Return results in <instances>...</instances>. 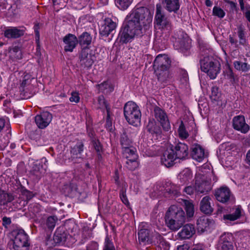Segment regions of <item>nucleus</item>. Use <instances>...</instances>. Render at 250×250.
<instances>
[{"label":"nucleus","instance_id":"obj_1","mask_svg":"<svg viewBox=\"0 0 250 250\" xmlns=\"http://www.w3.org/2000/svg\"><path fill=\"white\" fill-rule=\"evenodd\" d=\"M138 232L139 242L144 245L153 244L157 246L161 250H169V244L157 232L149 229L146 224L142 223Z\"/></svg>","mask_w":250,"mask_h":250},{"label":"nucleus","instance_id":"obj_2","mask_svg":"<svg viewBox=\"0 0 250 250\" xmlns=\"http://www.w3.org/2000/svg\"><path fill=\"white\" fill-rule=\"evenodd\" d=\"M153 15L145 7H135L126 16L127 22L142 31L143 27L148 26L152 21Z\"/></svg>","mask_w":250,"mask_h":250},{"label":"nucleus","instance_id":"obj_3","mask_svg":"<svg viewBox=\"0 0 250 250\" xmlns=\"http://www.w3.org/2000/svg\"><path fill=\"white\" fill-rule=\"evenodd\" d=\"M185 212L177 205L171 206L166 215L167 226L173 230L179 229L185 222Z\"/></svg>","mask_w":250,"mask_h":250},{"label":"nucleus","instance_id":"obj_4","mask_svg":"<svg viewBox=\"0 0 250 250\" xmlns=\"http://www.w3.org/2000/svg\"><path fill=\"white\" fill-rule=\"evenodd\" d=\"M124 114L129 124L135 126L140 125L141 112L139 106L134 102L129 101L125 104Z\"/></svg>","mask_w":250,"mask_h":250},{"label":"nucleus","instance_id":"obj_5","mask_svg":"<svg viewBox=\"0 0 250 250\" xmlns=\"http://www.w3.org/2000/svg\"><path fill=\"white\" fill-rule=\"evenodd\" d=\"M201 69L211 79H214L220 72V64L212 56H206L201 60Z\"/></svg>","mask_w":250,"mask_h":250},{"label":"nucleus","instance_id":"obj_6","mask_svg":"<svg viewBox=\"0 0 250 250\" xmlns=\"http://www.w3.org/2000/svg\"><path fill=\"white\" fill-rule=\"evenodd\" d=\"M130 23L127 22V25L122 28L119 34L120 42L127 43L131 42L135 36H141L143 32L140 29L135 26L130 25Z\"/></svg>","mask_w":250,"mask_h":250},{"label":"nucleus","instance_id":"obj_7","mask_svg":"<svg viewBox=\"0 0 250 250\" xmlns=\"http://www.w3.org/2000/svg\"><path fill=\"white\" fill-rule=\"evenodd\" d=\"M154 22L155 27L159 29L167 30L170 29L171 23L166 17L162 6L158 4L156 5Z\"/></svg>","mask_w":250,"mask_h":250},{"label":"nucleus","instance_id":"obj_8","mask_svg":"<svg viewBox=\"0 0 250 250\" xmlns=\"http://www.w3.org/2000/svg\"><path fill=\"white\" fill-rule=\"evenodd\" d=\"M33 80L34 79L32 78L31 75L27 73L24 74L20 87V92L23 96L30 97V96H28V94H33L34 87L31 84Z\"/></svg>","mask_w":250,"mask_h":250},{"label":"nucleus","instance_id":"obj_9","mask_svg":"<svg viewBox=\"0 0 250 250\" xmlns=\"http://www.w3.org/2000/svg\"><path fill=\"white\" fill-rule=\"evenodd\" d=\"M218 250H233L232 244V235L230 233H224L222 234L219 239Z\"/></svg>","mask_w":250,"mask_h":250},{"label":"nucleus","instance_id":"obj_10","mask_svg":"<svg viewBox=\"0 0 250 250\" xmlns=\"http://www.w3.org/2000/svg\"><path fill=\"white\" fill-rule=\"evenodd\" d=\"M52 119V114L47 111L42 112L35 117V123L41 129L46 128L51 123Z\"/></svg>","mask_w":250,"mask_h":250},{"label":"nucleus","instance_id":"obj_11","mask_svg":"<svg viewBox=\"0 0 250 250\" xmlns=\"http://www.w3.org/2000/svg\"><path fill=\"white\" fill-rule=\"evenodd\" d=\"M156 119L160 123L164 130L168 131L170 128V124L166 113L159 107H155L154 109Z\"/></svg>","mask_w":250,"mask_h":250},{"label":"nucleus","instance_id":"obj_12","mask_svg":"<svg viewBox=\"0 0 250 250\" xmlns=\"http://www.w3.org/2000/svg\"><path fill=\"white\" fill-rule=\"evenodd\" d=\"M233 128L243 133H246L250 129L249 125L246 124L244 116H235L232 120Z\"/></svg>","mask_w":250,"mask_h":250},{"label":"nucleus","instance_id":"obj_13","mask_svg":"<svg viewBox=\"0 0 250 250\" xmlns=\"http://www.w3.org/2000/svg\"><path fill=\"white\" fill-rule=\"evenodd\" d=\"M170 60L167 55L159 54L155 58L153 67L154 69H169Z\"/></svg>","mask_w":250,"mask_h":250},{"label":"nucleus","instance_id":"obj_14","mask_svg":"<svg viewBox=\"0 0 250 250\" xmlns=\"http://www.w3.org/2000/svg\"><path fill=\"white\" fill-rule=\"evenodd\" d=\"M116 23L110 18H105L104 23L100 27V33L103 36H107L115 30Z\"/></svg>","mask_w":250,"mask_h":250},{"label":"nucleus","instance_id":"obj_15","mask_svg":"<svg viewBox=\"0 0 250 250\" xmlns=\"http://www.w3.org/2000/svg\"><path fill=\"white\" fill-rule=\"evenodd\" d=\"M213 206L211 198L208 196H206L201 200L200 208L201 211L205 214H210L213 211Z\"/></svg>","mask_w":250,"mask_h":250},{"label":"nucleus","instance_id":"obj_16","mask_svg":"<svg viewBox=\"0 0 250 250\" xmlns=\"http://www.w3.org/2000/svg\"><path fill=\"white\" fill-rule=\"evenodd\" d=\"M174 153L177 159H185L188 154V146L182 143L177 144L174 148Z\"/></svg>","mask_w":250,"mask_h":250},{"label":"nucleus","instance_id":"obj_17","mask_svg":"<svg viewBox=\"0 0 250 250\" xmlns=\"http://www.w3.org/2000/svg\"><path fill=\"white\" fill-rule=\"evenodd\" d=\"M177 159L173 149L166 151L161 158L162 163L166 167H170L174 164V161Z\"/></svg>","mask_w":250,"mask_h":250},{"label":"nucleus","instance_id":"obj_18","mask_svg":"<svg viewBox=\"0 0 250 250\" xmlns=\"http://www.w3.org/2000/svg\"><path fill=\"white\" fill-rule=\"evenodd\" d=\"M215 195L218 201L222 203H226L230 198V191L227 187H223L216 191Z\"/></svg>","mask_w":250,"mask_h":250},{"label":"nucleus","instance_id":"obj_19","mask_svg":"<svg viewBox=\"0 0 250 250\" xmlns=\"http://www.w3.org/2000/svg\"><path fill=\"white\" fill-rule=\"evenodd\" d=\"M63 42L65 43L64 50L72 52L78 43V39L75 35L69 34L64 37Z\"/></svg>","mask_w":250,"mask_h":250},{"label":"nucleus","instance_id":"obj_20","mask_svg":"<svg viewBox=\"0 0 250 250\" xmlns=\"http://www.w3.org/2000/svg\"><path fill=\"white\" fill-rule=\"evenodd\" d=\"M196 192L198 193H207L211 189V186L209 181H203L201 182L199 180V176L195 177Z\"/></svg>","mask_w":250,"mask_h":250},{"label":"nucleus","instance_id":"obj_21","mask_svg":"<svg viewBox=\"0 0 250 250\" xmlns=\"http://www.w3.org/2000/svg\"><path fill=\"white\" fill-rule=\"evenodd\" d=\"M164 8L169 12L174 13L179 9L180 3L179 0H160Z\"/></svg>","mask_w":250,"mask_h":250},{"label":"nucleus","instance_id":"obj_22","mask_svg":"<svg viewBox=\"0 0 250 250\" xmlns=\"http://www.w3.org/2000/svg\"><path fill=\"white\" fill-rule=\"evenodd\" d=\"M195 232V229L193 225L187 224L183 227L182 230L178 233V235L181 239H189Z\"/></svg>","mask_w":250,"mask_h":250},{"label":"nucleus","instance_id":"obj_23","mask_svg":"<svg viewBox=\"0 0 250 250\" xmlns=\"http://www.w3.org/2000/svg\"><path fill=\"white\" fill-rule=\"evenodd\" d=\"M213 225V223L206 216L200 217L197 221V229L201 233L208 230L209 227Z\"/></svg>","mask_w":250,"mask_h":250},{"label":"nucleus","instance_id":"obj_24","mask_svg":"<svg viewBox=\"0 0 250 250\" xmlns=\"http://www.w3.org/2000/svg\"><path fill=\"white\" fill-rule=\"evenodd\" d=\"M191 155L193 159L200 162L205 157L204 149L200 145L195 144L192 147Z\"/></svg>","mask_w":250,"mask_h":250},{"label":"nucleus","instance_id":"obj_25","mask_svg":"<svg viewBox=\"0 0 250 250\" xmlns=\"http://www.w3.org/2000/svg\"><path fill=\"white\" fill-rule=\"evenodd\" d=\"M158 81L162 83H167L170 79L169 69H155Z\"/></svg>","mask_w":250,"mask_h":250},{"label":"nucleus","instance_id":"obj_26","mask_svg":"<svg viewBox=\"0 0 250 250\" xmlns=\"http://www.w3.org/2000/svg\"><path fill=\"white\" fill-rule=\"evenodd\" d=\"M14 239L22 243V244L29 246L28 243V236L22 229L15 230L12 232Z\"/></svg>","mask_w":250,"mask_h":250},{"label":"nucleus","instance_id":"obj_27","mask_svg":"<svg viewBox=\"0 0 250 250\" xmlns=\"http://www.w3.org/2000/svg\"><path fill=\"white\" fill-rule=\"evenodd\" d=\"M93 57L91 55L88 54L85 51H83L80 56L81 64L84 67H90L94 62Z\"/></svg>","mask_w":250,"mask_h":250},{"label":"nucleus","instance_id":"obj_28","mask_svg":"<svg viewBox=\"0 0 250 250\" xmlns=\"http://www.w3.org/2000/svg\"><path fill=\"white\" fill-rule=\"evenodd\" d=\"M23 35V31L16 27H9L4 31V36L7 38H17Z\"/></svg>","mask_w":250,"mask_h":250},{"label":"nucleus","instance_id":"obj_29","mask_svg":"<svg viewBox=\"0 0 250 250\" xmlns=\"http://www.w3.org/2000/svg\"><path fill=\"white\" fill-rule=\"evenodd\" d=\"M92 41V37L87 32H84L78 38V42L83 48H87L88 46L90 44Z\"/></svg>","mask_w":250,"mask_h":250},{"label":"nucleus","instance_id":"obj_30","mask_svg":"<svg viewBox=\"0 0 250 250\" xmlns=\"http://www.w3.org/2000/svg\"><path fill=\"white\" fill-rule=\"evenodd\" d=\"M178 177L181 183L184 184L191 180L193 174L190 169L186 168L179 174Z\"/></svg>","mask_w":250,"mask_h":250},{"label":"nucleus","instance_id":"obj_31","mask_svg":"<svg viewBox=\"0 0 250 250\" xmlns=\"http://www.w3.org/2000/svg\"><path fill=\"white\" fill-rule=\"evenodd\" d=\"M233 209L234 211L232 213L224 215L223 218L224 220L234 221L240 218L242 213L241 208L238 206L234 208Z\"/></svg>","mask_w":250,"mask_h":250},{"label":"nucleus","instance_id":"obj_32","mask_svg":"<svg viewBox=\"0 0 250 250\" xmlns=\"http://www.w3.org/2000/svg\"><path fill=\"white\" fill-rule=\"evenodd\" d=\"M123 153L126 157V160H137L138 158V155L136 154V149L132 146L123 149Z\"/></svg>","mask_w":250,"mask_h":250},{"label":"nucleus","instance_id":"obj_33","mask_svg":"<svg viewBox=\"0 0 250 250\" xmlns=\"http://www.w3.org/2000/svg\"><path fill=\"white\" fill-rule=\"evenodd\" d=\"M8 54L9 57L13 60H20L22 57L21 51L18 46H14L10 48Z\"/></svg>","mask_w":250,"mask_h":250},{"label":"nucleus","instance_id":"obj_34","mask_svg":"<svg viewBox=\"0 0 250 250\" xmlns=\"http://www.w3.org/2000/svg\"><path fill=\"white\" fill-rule=\"evenodd\" d=\"M245 28L241 25L238 26L237 34L239 38V43L240 45H245L247 42L246 37Z\"/></svg>","mask_w":250,"mask_h":250},{"label":"nucleus","instance_id":"obj_35","mask_svg":"<svg viewBox=\"0 0 250 250\" xmlns=\"http://www.w3.org/2000/svg\"><path fill=\"white\" fill-rule=\"evenodd\" d=\"M120 143L123 149H124L131 146L132 140L128 137L126 133L124 132L121 136Z\"/></svg>","mask_w":250,"mask_h":250},{"label":"nucleus","instance_id":"obj_36","mask_svg":"<svg viewBox=\"0 0 250 250\" xmlns=\"http://www.w3.org/2000/svg\"><path fill=\"white\" fill-rule=\"evenodd\" d=\"M234 68L239 71L246 72L250 70V65L246 62H242L240 61H234L233 62Z\"/></svg>","mask_w":250,"mask_h":250},{"label":"nucleus","instance_id":"obj_37","mask_svg":"<svg viewBox=\"0 0 250 250\" xmlns=\"http://www.w3.org/2000/svg\"><path fill=\"white\" fill-rule=\"evenodd\" d=\"M147 128L148 131L151 133H155L160 135L161 133V129L160 127L156 125L155 122L149 121Z\"/></svg>","mask_w":250,"mask_h":250},{"label":"nucleus","instance_id":"obj_38","mask_svg":"<svg viewBox=\"0 0 250 250\" xmlns=\"http://www.w3.org/2000/svg\"><path fill=\"white\" fill-rule=\"evenodd\" d=\"M133 0H116L115 4L121 10L127 9L132 2Z\"/></svg>","mask_w":250,"mask_h":250},{"label":"nucleus","instance_id":"obj_39","mask_svg":"<svg viewBox=\"0 0 250 250\" xmlns=\"http://www.w3.org/2000/svg\"><path fill=\"white\" fill-rule=\"evenodd\" d=\"M0 203L3 205H5L8 202L12 201L14 198L12 194L6 193L4 191L0 192Z\"/></svg>","mask_w":250,"mask_h":250},{"label":"nucleus","instance_id":"obj_40","mask_svg":"<svg viewBox=\"0 0 250 250\" xmlns=\"http://www.w3.org/2000/svg\"><path fill=\"white\" fill-rule=\"evenodd\" d=\"M99 89L103 92L110 93L112 92L113 89V86L108 82H104L99 85Z\"/></svg>","mask_w":250,"mask_h":250},{"label":"nucleus","instance_id":"obj_41","mask_svg":"<svg viewBox=\"0 0 250 250\" xmlns=\"http://www.w3.org/2000/svg\"><path fill=\"white\" fill-rule=\"evenodd\" d=\"M33 167L32 168V170L34 174L36 175L37 176H40L41 174L43 172H44L46 170V168L43 167L42 166L40 167V162L38 161H37L33 165Z\"/></svg>","mask_w":250,"mask_h":250},{"label":"nucleus","instance_id":"obj_42","mask_svg":"<svg viewBox=\"0 0 250 250\" xmlns=\"http://www.w3.org/2000/svg\"><path fill=\"white\" fill-rule=\"evenodd\" d=\"M184 202L188 216L189 217H192L194 212L193 204L187 200H185Z\"/></svg>","mask_w":250,"mask_h":250},{"label":"nucleus","instance_id":"obj_43","mask_svg":"<svg viewBox=\"0 0 250 250\" xmlns=\"http://www.w3.org/2000/svg\"><path fill=\"white\" fill-rule=\"evenodd\" d=\"M57 221L58 218L57 216L54 215L50 216L46 219V225L49 229H53Z\"/></svg>","mask_w":250,"mask_h":250},{"label":"nucleus","instance_id":"obj_44","mask_svg":"<svg viewBox=\"0 0 250 250\" xmlns=\"http://www.w3.org/2000/svg\"><path fill=\"white\" fill-rule=\"evenodd\" d=\"M170 185V187L169 188L168 186L166 188V190L167 192L169 194H171V195L176 196L178 195L180 190V187L175 185Z\"/></svg>","mask_w":250,"mask_h":250},{"label":"nucleus","instance_id":"obj_45","mask_svg":"<svg viewBox=\"0 0 250 250\" xmlns=\"http://www.w3.org/2000/svg\"><path fill=\"white\" fill-rule=\"evenodd\" d=\"M103 250H116L112 241L108 236L105 238Z\"/></svg>","mask_w":250,"mask_h":250},{"label":"nucleus","instance_id":"obj_46","mask_svg":"<svg viewBox=\"0 0 250 250\" xmlns=\"http://www.w3.org/2000/svg\"><path fill=\"white\" fill-rule=\"evenodd\" d=\"M213 15L220 19L223 18L225 16V11L220 7L214 6L212 10Z\"/></svg>","mask_w":250,"mask_h":250},{"label":"nucleus","instance_id":"obj_47","mask_svg":"<svg viewBox=\"0 0 250 250\" xmlns=\"http://www.w3.org/2000/svg\"><path fill=\"white\" fill-rule=\"evenodd\" d=\"M179 137L183 139H186L188 136V132L186 130L183 123L182 122L178 128Z\"/></svg>","mask_w":250,"mask_h":250},{"label":"nucleus","instance_id":"obj_48","mask_svg":"<svg viewBox=\"0 0 250 250\" xmlns=\"http://www.w3.org/2000/svg\"><path fill=\"white\" fill-rule=\"evenodd\" d=\"M76 149H78V153H79V154H81L83 150V144L81 142L78 143L72 149V150H71V153L74 156L77 155V153L76 152Z\"/></svg>","mask_w":250,"mask_h":250},{"label":"nucleus","instance_id":"obj_49","mask_svg":"<svg viewBox=\"0 0 250 250\" xmlns=\"http://www.w3.org/2000/svg\"><path fill=\"white\" fill-rule=\"evenodd\" d=\"M225 76L226 79H228L231 83H233L235 81V77L234 73L232 69L229 67L226 70L225 73Z\"/></svg>","mask_w":250,"mask_h":250},{"label":"nucleus","instance_id":"obj_50","mask_svg":"<svg viewBox=\"0 0 250 250\" xmlns=\"http://www.w3.org/2000/svg\"><path fill=\"white\" fill-rule=\"evenodd\" d=\"M126 165L128 169L133 170L138 166V163L137 160H127L126 161Z\"/></svg>","mask_w":250,"mask_h":250},{"label":"nucleus","instance_id":"obj_51","mask_svg":"<svg viewBox=\"0 0 250 250\" xmlns=\"http://www.w3.org/2000/svg\"><path fill=\"white\" fill-rule=\"evenodd\" d=\"M92 145L97 153L100 155L101 152L102 151V146L99 140L96 139L93 140Z\"/></svg>","mask_w":250,"mask_h":250},{"label":"nucleus","instance_id":"obj_52","mask_svg":"<svg viewBox=\"0 0 250 250\" xmlns=\"http://www.w3.org/2000/svg\"><path fill=\"white\" fill-rule=\"evenodd\" d=\"M80 100V97L79 96V93L78 92L74 91L71 93V97L69 98V101L71 102L78 103L79 102Z\"/></svg>","mask_w":250,"mask_h":250},{"label":"nucleus","instance_id":"obj_53","mask_svg":"<svg viewBox=\"0 0 250 250\" xmlns=\"http://www.w3.org/2000/svg\"><path fill=\"white\" fill-rule=\"evenodd\" d=\"M11 250H28L29 246L26 245H10Z\"/></svg>","mask_w":250,"mask_h":250},{"label":"nucleus","instance_id":"obj_54","mask_svg":"<svg viewBox=\"0 0 250 250\" xmlns=\"http://www.w3.org/2000/svg\"><path fill=\"white\" fill-rule=\"evenodd\" d=\"M120 197L124 204L126 206L129 205V203L126 196L125 191L123 189L120 191Z\"/></svg>","mask_w":250,"mask_h":250},{"label":"nucleus","instance_id":"obj_55","mask_svg":"<svg viewBox=\"0 0 250 250\" xmlns=\"http://www.w3.org/2000/svg\"><path fill=\"white\" fill-rule=\"evenodd\" d=\"M98 103L100 105L99 107L100 108H106L107 109V104L103 96H100L98 98Z\"/></svg>","mask_w":250,"mask_h":250},{"label":"nucleus","instance_id":"obj_56","mask_svg":"<svg viewBox=\"0 0 250 250\" xmlns=\"http://www.w3.org/2000/svg\"><path fill=\"white\" fill-rule=\"evenodd\" d=\"M244 15L250 23V24H247V26L250 28V6L249 5H246V12L244 13Z\"/></svg>","mask_w":250,"mask_h":250},{"label":"nucleus","instance_id":"obj_57","mask_svg":"<svg viewBox=\"0 0 250 250\" xmlns=\"http://www.w3.org/2000/svg\"><path fill=\"white\" fill-rule=\"evenodd\" d=\"M9 143V140L5 137L0 138V149L2 150L5 148Z\"/></svg>","mask_w":250,"mask_h":250},{"label":"nucleus","instance_id":"obj_58","mask_svg":"<svg viewBox=\"0 0 250 250\" xmlns=\"http://www.w3.org/2000/svg\"><path fill=\"white\" fill-rule=\"evenodd\" d=\"M218 88L216 86H213L211 88V97L212 99L216 100L218 95Z\"/></svg>","mask_w":250,"mask_h":250},{"label":"nucleus","instance_id":"obj_59","mask_svg":"<svg viewBox=\"0 0 250 250\" xmlns=\"http://www.w3.org/2000/svg\"><path fill=\"white\" fill-rule=\"evenodd\" d=\"M35 33V39L37 43L39 42L40 40V33L39 31V25L38 24H36L34 27Z\"/></svg>","mask_w":250,"mask_h":250},{"label":"nucleus","instance_id":"obj_60","mask_svg":"<svg viewBox=\"0 0 250 250\" xmlns=\"http://www.w3.org/2000/svg\"><path fill=\"white\" fill-rule=\"evenodd\" d=\"M185 191L188 194H192L194 191H196V187L194 188L191 186H188L185 188Z\"/></svg>","mask_w":250,"mask_h":250},{"label":"nucleus","instance_id":"obj_61","mask_svg":"<svg viewBox=\"0 0 250 250\" xmlns=\"http://www.w3.org/2000/svg\"><path fill=\"white\" fill-rule=\"evenodd\" d=\"M22 195L26 196V200H30L33 197V194L32 192L27 190H24L22 192Z\"/></svg>","mask_w":250,"mask_h":250},{"label":"nucleus","instance_id":"obj_62","mask_svg":"<svg viewBox=\"0 0 250 250\" xmlns=\"http://www.w3.org/2000/svg\"><path fill=\"white\" fill-rule=\"evenodd\" d=\"M11 223V219L9 217H4L2 218V225L7 227V226L10 225Z\"/></svg>","mask_w":250,"mask_h":250},{"label":"nucleus","instance_id":"obj_63","mask_svg":"<svg viewBox=\"0 0 250 250\" xmlns=\"http://www.w3.org/2000/svg\"><path fill=\"white\" fill-rule=\"evenodd\" d=\"M225 2L229 4L230 6V8L232 9H234L236 8V3L232 1H230V0H224Z\"/></svg>","mask_w":250,"mask_h":250},{"label":"nucleus","instance_id":"obj_64","mask_svg":"<svg viewBox=\"0 0 250 250\" xmlns=\"http://www.w3.org/2000/svg\"><path fill=\"white\" fill-rule=\"evenodd\" d=\"M188 247L187 245H180L177 247V250H188Z\"/></svg>","mask_w":250,"mask_h":250}]
</instances>
